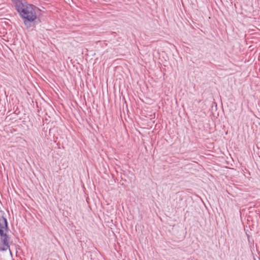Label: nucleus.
<instances>
[{"instance_id": "nucleus-1", "label": "nucleus", "mask_w": 260, "mask_h": 260, "mask_svg": "<svg viewBox=\"0 0 260 260\" xmlns=\"http://www.w3.org/2000/svg\"><path fill=\"white\" fill-rule=\"evenodd\" d=\"M20 16L24 19L33 22L37 19L36 7L22 0H12Z\"/></svg>"}, {"instance_id": "nucleus-2", "label": "nucleus", "mask_w": 260, "mask_h": 260, "mask_svg": "<svg viewBox=\"0 0 260 260\" xmlns=\"http://www.w3.org/2000/svg\"><path fill=\"white\" fill-rule=\"evenodd\" d=\"M5 215L4 211H0V250L6 251L9 249L11 254L9 246L10 237L8 235V222Z\"/></svg>"}]
</instances>
